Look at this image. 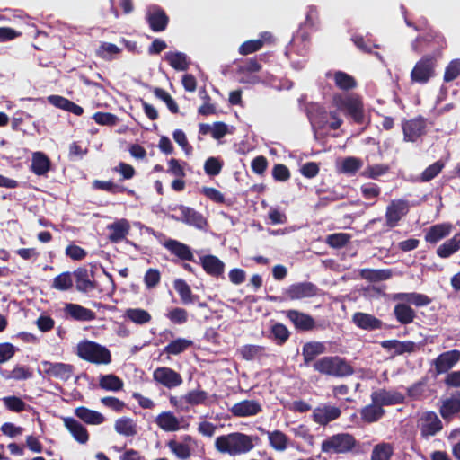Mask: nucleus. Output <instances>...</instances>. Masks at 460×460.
<instances>
[{
  "label": "nucleus",
  "instance_id": "44",
  "mask_svg": "<svg viewBox=\"0 0 460 460\" xmlns=\"http://www.w3.org/2000/svg\"><path fill=\"white\" fill-rule=\"evenodd\" d=\"M271 35L269 32H264L261 35L260 39L250 40L244 41L239 48L241 55H249L260 50L266 40L270 39Z\"/></svg>",
  "mask_w": 460,
  "mask_h": 460
},
{
  "label": "nucleus",
  "instance_id": "10",
  "mask_svg": "<svg viewBox=\"0 0 460 460\" xmlns=\"http://www.w3.org/2000/svg\"><path fill=\"white\" fill-rule=\"evenodd\" d=\"M418 428L422 438L428 439L443 429V423L435 411H425L418 420Z\"/></svg>",
  "mask_w": 460,
  "mask_h": 460
},
{
  "label": "nucleus",
  "instance_id": "48",
  "mask_svg": "<svg viewBox=\"0 0 460 460\" xmlns=\"http://www.w3.org/2000/svg\"><path fill=\"white\" fill-rule=\"evenodd\" d=\"M407 395L414 401H421L426 399L428 394L427 378H421L407 388Z\"/></svg>",
  "mask_w": 460,
  "mask_h": 460
},
{
  "label": "nucleus",
  "instance_id": "40",
  "mask_svg": "<svg viewBox=\"0 0 460 460\" xmlns=\"http://www.w3.org/2000/svg\"><path fill=\"white\" fill-rule=\"evenodd\" d=\"M268 435L270 446L276 451H285L288 447L289 438L281 430L264 431Z\"/></svg>",
  "mask_w": 460,
  "mask_h": 460
},
{
  "label": "nucleus",
  "instance_id": "55",
  "mask_svg": "<svg viewBox=\"0 0 460 460\" xmlns=\"http://www.w3.org/2000/svg\"><path fill=\"white\" fill-rule=\"evenodd\" d=\"M445 163L442 160H438L432 164L429 165L420 175L419 180L421 182H428L436 178L444 169Z\"/></svg>",
  "mask_w": 460,
  "mask_h": 460
},
{
  "label": "nucleus",
  "instance_id": "13",
  "mask_svg": "<svg viewBox=\"0 0 460 460\" xmlns=\"http://www.w3.org/2000/svg\"><path fill=\"white\" fill-rule=\"evenodd\" d=\"M283 314L299 332H310L314 329L322 327L321 325L316 324L313 316L298 310H286L283 311Z\"/></svg>",
  "mask_w": 460,
  "mask_h": 460
},
{
  "label": "nucleus",
  "instance_id": "38",
  "mask_svg": "<svg viewBox=\"0 0 460 460\" xmlns=\"http://www.w3.org/2000/svg\"><path fill=\"white\" fill-rule=\"evenodd\" d=\"M460 412V392H456L452 397L446 399L440 409L439 413L443 419H448L451 416Z\"/></svg>",
  "mask_w": 460,
  "mask_h": 460
},
{
  "label": "nucleus",
  "instance_id": "59",
  "mask_svg": "<svg viewBox=\"0 0 460 460\" xmlns=\"http://www.w3.org/2000/svg\"><path fill=\"white\" fill-rule=\"evenodd\" d=\"M350 241V235L346 233H335L327 235L326 243L335 249H340L346 246Z\"/></svg>",
  "mask_w": 460,
  "mask_h": 460
},
{
  "label": "nucleus",
  "instance_id": "39",
  "mask_svg": "<svg viewBox=\"0 0 460 460\" xmlns=\"http://www.w3.org/2000/svg\"><path fill=\"white\" fill-rule=\"evenodd\" d=\"M93 188L95 190L107 191L113 195L118 193H127L129 196H133L135 194L133 190L128 189L123 185L114 183L111 181H105L101 180H94L93 181Z\"/></svg>",
  "mask_w": 460,
  "mask_h": 460
},
{
  "label": "nucleus",
  "instance_id": "62",
  "mask_svg": "<svg viewBox=\"0 0 460 460\" xmlns=\"http://www.w3.org/2000/svg\"><path fill=\"white\" fill-rule=\"evenodd\" d=\"M4 406L13 412H22L25 411L28 405L15 395L6 396L3 399Z\"/></svg>",
  "mask_w": 460,
  "mask_h": 460
},
{
  "label": "nucleus",
  "instance_id": "17",
  "mask_svg": "<svg viewBox=\"0 0 460 460\" xmlns=\"http://www.w3.org/2000/svg\"><path fill=\"white\" fill-rule=\"evenodd\" d=\"M371 402L377 403L381 408L384 406L402 404L405 401L404 395L397 391L379 389L372 392Z\"/></svg>",
  "mask_w": 460,
  "mask_h": 460
},
{
  "label": "nucleus",
  "instance_id": "28",
  "mask_svg": "<svg viewBox=\"0 0 460 460\" xmlns=\"http://www.w3.org/2000/svg\"><path fill=\"white\" fill-rule=\"evenodd\" d=\"M64 425L72 437L80 444H85L89 440V433L86 428L72 417L63 419Z\"/></svg>",
  "mask_w": 460,
  "mask_h": 460
},
{
  "label": "nucleus",
  "instance_id": "41",
  "mask_svg": "<svg viewBox=\"0 0 460 460\" xmlns=\"http://www.w3.org/2000/svg\"><path fill=\"white\" fill-rule=\"evenodd\" d=\"M114 429L117 433L125 437H133L137 433V424L128 417H121L116 420Z\"/></svg>",
  "mask_w": 460,
  "mask_h": 460
},
{
  "label": "nucleus",
  "instance_id": "26",
  "mask_svg": "<svg viewBox=\"0 0 460 460\" xmlns=\"http://www.w3.org/2000/svg\"><path fill=\"white\" fill-rule=\"evenodd\" d=\"M200 264L208 275L217 279L223 277L225 263L217 256L205 255L200 258Z\"/></svg>",
  "mask_w": 460,
  "mask_h": 460
},
{
  "label": "nucleus",
  "instance_id": "29",
  "mask_svg": "<svg viewBox=\"0 0 460 460\" xmlns=\"http://www.w3.org/2000/svg\"><path fill=\"white\" fill-rule=\"evenodd\" d=\"M327 351L324 342L322 341H308L303 345L302 356L304 364L309 366L319 355Z\"/></svg>",
  "mask_w": 460,
  "mask_h": 460
},
{
  "label": "nucleus",
  "instance_id": "47",
  "mask_svg": "<svg viewBox=\"0 0 460 460\" xmlns=\"http://www.w3.org/2000/svg\"><path fill=\"white\" fill-rule=\"evenodd\" d=\"M170 451L180 460H188L191 456V448L189 444L171 439L166 443Z\"/></svg>",
  "mask_w": 460,
  "mask_h": 460
},
{
  "label": "nucleus",
  "instance_id": "7",
  "mask_svg": "<svg viewBox=\"0 0 460 460\" xmlns=\"http://www.w3.org/2000/svg\"><path fill=\"white\" fill-rule=\"evenodd\" d=\"M438 58L436 55H424L418 60L411 72L412 84H425L436 75Z\"/></svg>",
  "mask_w": 460,
  "mask_h": 460
},
{
  "label": "nucleus",
  "instance_id": "4",
  "mask_svg": "<svg viewBox=\"0 0 460 460\" xmlns=\"http://www.w3.org/2000/svg\"><path fill=\"white\" fill-rule=\"evenodd\" d=\"M76 355L83 360L95 365H108L111 362V353L103 345L84 340L76 346Z\"/></svg>",
  "mask_w": 460,
  "mask_h": 460
},
{
  "label": "nucleus",
  "instance_id": "12",
  "mask_svg": "<svg viewBox=\"0 0 460 460\" xmlns=\"http://www.w3.org/2000/svg\"><path fill=\"white\" fill-rule=\"evenodd\" d=\"M318 292L319 288L315 284L305 281L290 285L284 291V295L289 300H299L314 297L318 295Z\"/></svg>",
  "mask_w": 460,
  "mask_h": 460
},
{
  "label": "nucleus",
  "instance_id": "5",
  "mask_svg": "<svg viewBox=\"0 0 460 460\" xmlns=\"http://www.w3.org/2000/svg\"><path fill=\"white\" fill-rule=\"evenodd\" d=\"M412 49L417 53L430 50V55L438 58L444 49L447 48L445 37L436 31H429L416 38L412 42Z\"/></svg>",
  "mask_w": 460,
  "mask_h": 460
},
{
  "label": "nucleus",
  "instance_id": "6",
  "mask_svg": "<svg viewBox=\"0 0 460 460\" xmlns=\"http://www.w3.org/2000/svg\"><path fill=\"white\" fill-rule=\"evenodd\" d=\"M336 107L346 111L356 124L361 125L365 122V111L362 98L359 95L353 94L342 97L341 95L333 98Z\"/></svg>",
  "mask_w": 460,
  "mask_h": 460
},
{
  "label": "nucleus",
  "instance_id": "19",
  "mask_svg": "<svg viewBox=\"0 0 460 460\" xmlns=\"http://www.w3.org/2000/svg\"><path fill=\"white\" fill-rule=\"evenodd\" d=\"M341 415V411L339 407L330 404H323L314 410L312 419L315 423L325 426L339 419Z\"/></svg>",
  "mask_w": 460,
  "mask_h": 460
},
{
  "label": "nucleus",
  "instance_id": "43",
  "mask_svg": "<svg viewBox=\"0 0 460 460\" xmlns=\"http://www.w3.org/2000/svg\"><path fill=\"white\" fill-rule=\"evenodd\" d=\"M193 346V341L185 338H178L172 341L164 348V353L167 355H179Z\"/></svg>",
  "mask_w": 460,
  "mask_h": 460
},
{
  "label": "nucleus",
  "instance_id": "57",
  "mask_svg": "<svg viewBox=\"0 0 460 460\" xmlns=\"http://www.w3.org/2000/svg\"><path fill=\"white\" fill-rule=\"evenodd\" d=\"M153 93L157 98L162 100L167 106L168 110L173 113L177 114L179 112V106L174 101V99L164 89L160 87H154Z\"/></svg>",
  "mask_w": 460,
  "mask_h": 460
},
{
  "label": "nucleus",
  "instance_id": "49",
  "mask_svg": "<svg viewBox=\"0 0 460 460\" xmlns=\"http://www.w3.org/2000/svg\"><path fill=\"white\" fill-rule=\"evenodd\" d=\"M123 381L114 374L100 376L99 385L103 390L117 392L123 388Z\"/></svg>",
  "mask_w": 460,
  "mask_h": 460
},
{
  "label": "nucleus",
  "instance_id": "3",
  "mask_svg": "<svg viewBox=\"0 0 460 460\" xmlns=\"http://www.w3.org/2000/svg\"><path fill=\"white\" fill-rule=\"evenodd\" d=\"M359 442L349 433H338L328 437L321 444V450L327 454H349L358 452Z\"/></svg>",
  "mask_w": 460,
  "mask_h": 460
},
{
  "label": "nucleus",
  "instance_id": "18",
  "mask_svg": "<svg viewBox=\"0 0 460 460\" xmlns=\"http://www.w3.org/2000/svg\"><path fill=\"white\" fill-rule=\"evenodd\" d=\"M155 422L157 427L164 432H176L180 429H187L189 424L182 425L179 418L172 411H166L159 413Z\"/></svg>",
  "mask_w": 460,
  "mask_h": 460
},
{
  "label": "nucleus",
  "instance_id": "33",
  "mask_svg": "<svg viewBox=\"0 0 460 460\" xmlns=\"http://www.w3.org/2000/svg\"><path fill=\"white\" fill-rule=\"evenodd\" d=\"M172 285L183 305L195 304L199 301V296L192 293L190 287L184 279H176Z\"/></svg>",
  "mask_w": 460,
  "mask_h": 460
},
{
  "label": "nucleus",
  "instance_id": "14",
  "mask_svg": "<svg viewBox=\"0 0 460 460\" xmlns=\"http://www.w3.org/2000/svg\"><path fill=\"white\" fill-rule=\"evenodd\" d=\"M351 322L358 329L367 332L382 330L387 327L382 320L376 317L374 314L363 312L354 313L351 317Z\"/></svg>",
  "mask_w": 460,
  "mask_h": 460
},
{
  "label": "nucleus",
  "instance_id": "32",
  "mask_svg": "<svg viewBox=\"0 0 460 460\" xmlns=\"http://www.w3.org/2000/svg\"><path fill=\"white\" fill-rule=\"evenodd\" d=\"M452 225L447 223L436 224L430 226L425 234V241L427 243L436 244L442 239L450 234Z\"/></svg>",
  "mask_w": 460,
  "mask_h": 460
},
{
  "label": "nucleus",
  "instance_id": "64",
  "mask_svg": "<svg viewBox=\"0 0 460 460\" xmlns=\"http://www.w3.org/2000/svg\"><path fill=\"white\" fill-rule=\"evenodd\" d=\"M460 75V58L453 59L445 68L443 80L449 83Z\"/></svg>",
  "mask_w": 460,
  "mask_h": 460
},
{
  "label": "nucleus",
  "instance_id": "58",
  "mask_svg": "<svg viewBox=\"0 0 460 460\" xmlns=\"http://www.w3.org/2000/svg\"><path fill=\"white\" fill-rule=\"evenodd\" d=\"M270 332L278 345H283L290 336L288 329L280 323H276L271 326Z\"/></svg>",
  "mask_w": 460,
  "mask_h": 460
},
{
  "label": "nucleus",
  "instance_id": "63",
  "mask_svg": "<svg viewBox=\"0 0 460 460\" xmlns=\"http://www.w3.org/2000/svg\"><path fill=\"white\" fill-rule=\"evenodd\" d=\"M224 163L217 157H208L204 164V171L208 176L218 175L223 168Z\"/></svg>",
  "mask_w": 460,
  "mask_h": 460
},
{
  "label": "nucleus",
  "instance_id": "61",
  "mask_svg": "<svg viewBox=\"0 0 460 460\" xmlns=\"http://www.w3.org/2000/svg\"><path fill=\"white\" fill-rule=\"evenodd\" d=\"M363 165L359 158L349 156L344 158L341 171L344 173L354 175Z\"/></svg>",
  "mask_w": 460,
  "mask_h": 460
},
{
  "label": "nucleus",
  "instance_id": "8",
  "mask_svg": "<svg viewBox=\"0 0 460 460\" xmlns=\"http://www.w3.org/2000/svg\"><path fill=\"white\" fill-rule=\"evenodd\" d=\"M409 208V202L406 199L391 200L385 214V226L388 228H394L399 226L400 221L408 214Z\"/></svg>",
  "mask_w": 460,
  "mask_h": 460
},
{
  "label": "nucleus",
  "instance_id": "53",
  "mask_svg": "<svg viewBox=\"0 0 460 460\" xmlns=\"http://www.w3.org/2000/svg\"><path fill=\"white\" fill-rule=\"evenodd\" d=\"M265 350V347L252 344L243 345L238 349L242 358L248 361L264 355Z\"/></svg>",
  "mask_w": 460,
  "mask_h": 460
},
{
  "label": "nucleus",
  "instance_id": "34",
  "mask_svg": "<svg viewBox=\"0 0 460 460\" xmlns=\"http://www.w3.org/2000/svg\"><path fill=\"white\" fill-rule=\"evenodd\" d=\"M395 301H402L417 307L426 306L431 303V298L427 295L411 292V293H397L393 297Z\"/></svg>",
  "mask_w": 460,
  "mask_h": 460
},
{
  "label": "nucleus",
  "instance_id": "11",
  "mask_svg": "<svg viewBox=\"0 0 460 460\" xmlns=\"http://www.w3.org/2000/svg\"><path fill=\"white\" fill-rule=\"evenodd\" d=\"M150 30L154 32L164 31L169 24L170 18L165 11L157 5L150 7L145 16Z\"/></svg>",
  "mask_w": 460,
  "mask_h": 460
},
{
  "label": "nucleus",
  "instance_id": "51",
  "mask_svg": "<svg viewBox=\"0 0 460 460\" xmlns=\"http://www.w3.org/2000/svg\"><path fill=\"white\" fill-rule=\"evenodd\" d=\"M335 85L342 91H349L357 86L356 79L343 71H336L333 75Z\"/></svg>",
  "mask_w": 460,
  "mask_h": 460
},
{
  "label": "nucleus",
  "instance_id": "25",
  "mask_svg": "<svg viewBox=\"0 0 460 460\" xmlns=\"http://www.w3.org/2000/svg\"><path fill=\"white\" fill-rule=\"evenodd\" d=\"M164 247L179 260L195 261L194 254L190 247L180 241L168 239L164 243Z\"/></svg>",
  "mask_w": 460,
  "mask_h": 460
},
{
  "label": "nucleus",
  "instance_id": "52",
  "mask_svg": "<svg viewBox=\"0 0 460 460\" xmlns=\"http://www.w3.org/2000/svg\"><path fill=\"white\" fill-rule=\"evenodd\" d=\"M121 49L117 45L110 42H102L96 49V56L107 61H111L120 54Z\"/></svg>",
  "mask_w": 460,
  "mask_h": 460
},
{
  "label": "nucleus",
  "instance_id": "24",
  "mask_svg": "<svg viewBox=\"0 0 460 460\" xmlns=\"http://www.w3.org/2000/svg\"><path fill=\"white\" fill-rule=\"evenodd\" d=\"M66 318L79 322H90L96 319V314L78 304L66 303L64 307Z\"/></svg>",
  "mask_w": 460,
  "mask_h": 460
},
{
  "label": "nucleus",
  "instance_id": "60",
  "mask_svg": "<svg viewBox=\"0 0 460 460\" xmlns=\"http://www.w3.org/2000/svg\"><path fill=\"white\" fill-rule=\"evenodd\" d=\"M183 399L192 406L204 404L208 399V393L204 390H191L183 396Z\"/></svg>",
  "mask_w": 460,
  "mask_h": 460
},
{
  "label": "nucleus",
  "instance_id": "20",
  "mask_svg": "<svg viewBox=\"0 0 460 460\" xmlns=\"http://www.w3.org/2000/svg\"><path fill=\"white\" fill-rule=\"evenodd\" d=\"M460 361V351L452 349L439 354L433 365L437 375L447 373L456 363Z\"/></svg>",
  "mask_w": 460,
  "mask_h": 460
},
{
  "label": "nucleus",
  "instance_id": "42",
  "mask_svg": "<svg viewBox=\"0 0 460 460\" xmlns=\"http://www.w3.org/2000/svg\"><path fill=\"white\" fill-rule=\"evenodd\" d=\"M460 249V234H455L451 239L446 241L437 249V255L446 259Z\"/></svg>",
  "mask_w": 460,
  "mask_h": 460
},
{
  "label": "nucleus",
  "instance_id": "16",
  "mask_svg": "<svg viewBox=\"0 0 460 460\" xmlns=\"http://www.w3.org/2000/svg\"><path fill=\"white\" fill-rule=\"evenodd\" d=\"M42 366L46 375L65 382L72 377L75 371L73 365L62 362L43 361Z\"/></svg>",
  "mask_w": 460,
  "mask_h": 460
},
{
  "label": "nucleus",
  "instance_id": "56",
  "mask_svg": "<svg viewBox=\"0 0 460 460\" xmlns=\"http://www.w3.org/2000/svg\"><path fill=\"white\" fill-rule=\"evenodd\" d=\"M73 273L69 271L62 272L53 279L51 288L59 291H66L73 287Z\"/></svg>",
  "mask_w": 460,
  "mask_h": 460
},
{
  "label": "nucleus",
  "instance_id": "9",
  "mask_svg": "<svg viewBox=\"0 0 460 460\" xmlns=\"http://www.w3.org/2000/svg\"><path fill=\"white\" fill-rule=\"evenodd\" d=\"M427 119L420 115L402 121L403 140L406 142H416L427 133Z\"/></svg>",
  "mask_w": 460,
  "mask_h": 460
},
{
  "label": "nucleus",
  "instance_id": "15",
  "mask_svg": "<svg viewBox=\"0 0 460 460\" xmlns=\"http://www.w3.org/2000/svg\"><path fill=\"white\" fill-rule=\"evenodd\" d=\"M153 379L166 388L172 389L182 384L181 376L171 367H159L153 372Z\"/></svg>",
  "mask_w": 460,
  "mask_h": 460
},
{
  "label": "nucleus",
  "instance_id": "2",
  "mask_svg": "<svg viewBox=\"0 0 460 460\" xmlns=\"http://www.w3.org/2000/svg\"><path fill=\"white\" fill-rule=\"evenodd\" d=\"M314 370L326 376L344 377L354 373L352 366L339 356H325L313 364Z\"/></svg>",
  "mask_w": 460,
  "mask_h": 460
},
{
  "label": "nucleus",
  "instance_id": "23",
  "mask_svg": "<svg viewBox=\"0 0 460 460\" xmlns=\"http://www.w3.org/2000/svg\"><path fill=\"white\" fill-rule=\"evenodd\" d=\"M175 209L180 212L181 220L185 224L198 229H204L208 226V221L204 216L194 208L179 205Z\"/></svg>",
  "mask_w": 460,
  "mask_h": 460
},
{
  "label": "nucleus",
  "instance_id": "21",
  "mask_svg": "<svg viewBox=\"0 0 460 460\" xmlns=\"http://www.w3.org/2000/svg\"><path fill=\"white\" fill-rule=\"evenodd\" d=\"M76 290L81 293H88L95 289L96 282L92 270L85 267H79L74 272Z\"/></svg>",
  "mask_w": 460,
  "mask_h": 460
},
{
  "label": "nucleus",
  "instance_id": "31",
  "mask_svg": "<svg viewBox=\"0 0 460 460\" xmlns=\"http://www.w3.org/2000/svg\"><path fill=\"white\" fill-rule=\"evenodd\" d=\"M51 169V161L40 151L34 152L31 157V170L37 176L46 175Z\"/></svg>",
  "mask_w": 460,
  "mask_h": 460
},
{
  "label": "nucleus",
  "instance_id": "27",
  "mask_svg": "<svg viewBox=\"0 0 460 460\" xmlns=\"http://www.w3.org/2000/svg\"><path fill=\"white\" fill-rule=\"evenodd\" d=\"M380 345L388 351L394 349V356L412 353L417 349V345L412 341L385 340L382 341Z\"/></svg>",
  "mask_w": 460,
  "mask_h": 460
},
{
  "label": "nucleus",
  "instance_id": "36",
  "mask_svg": "<svg viewBox=\"0 0 460 460\" xmlns=\"http://www.w3.org/2000/svg\"><path fill=\"white\" fill-rule=\"evenodd\" d=\"M359 413L361 420L370 424L381 420L385 416V411L380 405L372 402L370 404L364 406Z\"/></svg>",
  "mask_w": 460,
  "mask_h": 460
},
{
  "label": "nucleus",
  "instance_id": "54",
  "mask_svg": "<svg viewBox=\"0 0 460 460\" xmlns=\"http://www.w3.org/2000/svg\"><path fill=\"white\" fill-rule=\"evenodd\" d=\"M126 317L137 324H145L151 321V314L144 309L141 308H130L128 309L125 313Z\"/></svg>",
  "mask_w": 460,
  "mask_h": 460
},
{
  "label": "nucleus",
  "instance_id": "46",
  "mask_svg": "<svg viewBox=\"0 0 460 460\" xmlns=\"http://www.w3.org/2000/svg\"><path fill=\"white\" fill-rule=\"evenodd\" d=\"M164 59L177 71H186L189 68L190 63L187 60V56L182 52H168L165 54Z\"/></svg>",
  "mask_w": 460,
  "mask_h": 460
},
{
  "label": "nucleus",
  "instance_id": "50",
  "mask_svg": "<svg viewBox=\"0 0 460 460\" xmlns=\"http://www.w3.org/2000/svg\"><path fill=\"white\" fill-rule=\"evenodd\" d=\"M394 456V447L390 443L382 442L374 446L370 460H391Z\"/></svg>",
  "mask_w": 460,
  "mask_h": 460
},
{
  "label": "nucleus",
  "instance_id": "35",
  "mask_svg": "<svg viewBox=\"0 0 460 460\" xmlns=\"http://www.w3.org/2000/svg\"><path fill=\"white\" fill-rule=\"evenodd\" d=\"M393 313L397 322L402 325L411 323L416 317L415 311L405 302L396 304Z\"/></svg>",
  "mask_w": 460,
  "mask_h": 460
},
{
  "label": "nucleus",
  "instance_id": "22",
  "mask_svg": "<svg viewBox=\"0 0 460 460\" xmlns=\"http://www.w3.org/2000/svg\"><path fill=\"white\" fill-rule=\"evenodd\" d=\"M233 416L237 418L255 416L262 411V407L258 401L243 400L234 403L230 409Z\"/></svg>",
  "mask_w": 460,
  "mask_h": 460
},
{
  "label": "nucleus",
  "instance_id": "1",
  "mask_svg": "<svg viewBox=\"0 0 460 460\" xmlns=\"http://www.w3.org/2000/svg\"><path fill=\"white\" fill-rule=\"evenodd\" d=\"M260 440L257 436H251L242 432H232L218 436L215 440V448L221 454L231 456H241L252 451Z\"/></svg>",
  "mask_w": 460,
  "mask_h": 460
},
{
  "label": "nucleus",
  "instance_id": "45",
  "mask_svg": "<svg viewBox=\"0 0 460 460\" xmlns=\"http://www.w3.org/2000/svg\"><path fill=\"white\" fill-rule=\"evenodd\" d=\"M359 276L370 282H379L382 280L389 279L392 277L391 270H375V269H362L359 270Z\"/></svg>",
  "mask_w": 460,
  "mask_h": 460
},
{
  "label": "nucleus",
  "instance_id": "30",
  "mask_svg": "<svg viewBox=\"0 0 460 460\" xmlns=\"http://www.w3.org/2000/svg\"><path fill=\"white\" fill-rule=\"evenodd\" d=\"M109 230V240L113 243H118L128 234L130 225L127 219H119L107 226Z\"/></svg>",
  "mask_w": 460,
  "mask_h": 460
},
{
  "label": "nucleus",
  "instance_id": "37",
  "mask_svg": "<svg viewBox=\"0 0 460 460\" xmlns=\"http://www.w3.org/2000/svg\"><path fill=\"white\" fill-rule=\"evenodd\" d=\"M75 414L84 423L90 425H100L105 421V418L102 413L84 406L77 407L75 410Z\"/></svg>",
  "mask_w": 460,
  "mask_h": 460
}]
</instances>
